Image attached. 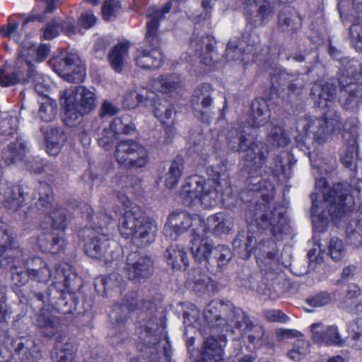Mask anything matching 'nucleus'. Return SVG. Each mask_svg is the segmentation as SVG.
I'll return each instance as SVG.
<instances>
[{"label": "nucleus", "mask_w": 362, "mask_h": 362, "mask_svg": "<svg viewBox=\"0 0 362 362\" xmlns=\"http://www.w3.org/2000/svg\"><path fill=\"white\" fill-rule=\"evenodd\" d=\"M92 225L86 229L96 230L100 232H105V230L111 223L112 218L105 212H100L91 218Z\"/></svg>", "instance_id": "69168bd1"}, {"label": "nucleus", "mask_w": 362, "mask_h": 362, "mask_svg": "<svg viewBox=\"0 0 362 362\" xmlns=\"http://www.w3.org/2000/svg\"><path fill=\"white\" fill-rule=\"evenodd\" d=\"M251 120L248 132H251L252 128H258L264 125L269 117V112L266 101L264 100H255L251 105Z\"/></svg>", "instance_id": "e433bc0d"}, {"label": "nucleus", "mask_w": 362, "mask_h": 362, "mask_svg": "<svg viewBox=\"0 0 362 362\" xmlns=\"http://www.w3.org/2000/svg\"><path fill=\"white\" fill-rule=\"evenodd\" d=\"M309 353V343L303 339H297L293 348L288 352L289 358L295 361H300L305 355Z\"/></svg>", "instance_id": "680f3d73"}, {"label": "nucleus", "mask_w": 362, "mask_h": 362, "mask_svg": "<svg viewBox=\"0 0 362 362\" xmlns=\"http://www.w3.org/2000/svg\"><path fill=\"white\" fill-rule=\"evenodd\" d=\"M239 42L243 43L244 52L250 56L257 54L261 48L259 37L256 34L243 35V40Z\"/></svg>", "instance_id": "e2e57ef3"}, {"label": "nucleus", "mask_w": 362, "mask_h": 362, "mask_svg": "<svg viewBox=\"0 0 362 362\" xmlns=\"http://www.w3.org/2000/svg\"><path fill=\"white\" fill-rule=\"evenodd\" d=\"M226 57L228 61L240 60L247 63L250 60V56L244 52L243 42L236 43L235 41H229L226 50Z\"/></svg>", "instance_id": "864d4df0"}, {"label": "nucleus", "mask_w": 362, "mask_h": 362, "mask_svg": "<svg viewBox=\"0 0 362 362\" xmlns=\"http://www.w3.org/2000/svg\"><path fill=\"white\" fill-rule=\"evenodd\" d=\"M165 320L162 316L153 315L147 322L140 327L137 333L144 346L141 349L146 356H148L149 362H160V350L167 361L170 358V346L165 331Z\"/></svg>", "instance_id": "39448f33"}, {"label": "nucleus", "mask_w": 362, "mask_h": 362, "mask_svg": "<svg viewBox=\"0 0 362 362\" xmlns=\"http://www.w3.org/2000/svg\"><path fill=\"white\" fill-rule=\"evenodd\" d=\"M351 42L357 51H362V23H354L349 28Z\"/></svg>", "instance_id": "774afa93"}, {"label": "nucleus", "mask_w": 362, "mask_h": 362, "mask_svg": "<svg viewBox=\"0 0 362 362\" xmlns=\"http://www.w3.org/2000/svg\"><path fill=\"white\" fill-rule=\"evenodd\" d=\"M64 95L73 97L74 102L81 108L82 112L89 113L96 107L95 93L84 86H76L73 90H66Z\"/></svg>", "instance_id": "412c9836"}, {"label": "nucleus", "mask_w": 362, "mask_h": 362, "mask_svg": "<svg viewBox=\"0 0 362 362\" xmlns=\"http://www.w3.org/2000/svg\"><path fill=\"white\" fill-rule=\"evenodd\" d=\"M139 142L131 139H122L117 142L114 151V158L120 166H123Z\"/></svg>", "instance_id": "49530a36"}, {"label": "nucleus", "mask_w": 362, "mask_h": 362, "mask_svg": "<svg viewBox=\"0 0 362 362\" xmlns=\"http://www.w3.org/2000/svg\"><path fill=\"white\" fill-rule=\"evenodd\" d=\"M49 63L54 72L69 82L78 83L85 78V66L75 54L69 53L66 56L54 57Z\"/></svg>", "instance_id": "ddd939ff"}, {"label": "nucleus", "mask_w": 362, "mask_h": 362, "mask_svg": "<svg viewBox=\"0 0 362 362\" xmlns=\"http://www.w3.org/2000/svg\"><path fill=\"white\" fill-rule=\"evenodd\" d=\"M49 53V46L47 44H42L37 47L34 45L24 44L22 45L18 57V63L30 62L28 57H35L36 62H42Z\"/></svg>", "instance_id": "4c0bfd02"}, {"label": "nucleus", "mask_w": 362, "mask_h": 362, "mask_svg": "<svg viewBox=\"0 0 362 362\" xmlns=\"http://www.w3.org/2000/svg\"><path fill=\"white\" fill-rule=\"evenodd\" d=\"M199 226L204 231L205 224L198 216H191L186 211L173 212L168 217L164 232L167 238L171 240H177L178 235L186 232L191 226Z\"/></svg>", "instance_id": "2eb2a0df"}, {"label": "nucleus", "mask_w": 362, "mask_h": 362, "mask_svg": "<svg viewBox=\"0 0 362 362\" xmlns=\"http://www.w3.org/2000/svg\"><path fill=\"white\" fill-rule=\"evenodd\" d=\"M249 129V127H238L235 136H229L228 145L234 152H245L243 157L245 170L251 176H259L267 163L269 151L264 143L257 139L250 140Z\"/></svg>", "instance_id": "7ed1b4c3"}, {"label": "nucleus", "mask_w": 362, "mask_h": 362, "mask_svg": "<svg viewBox=\"0 0 362 362\" xmlns=\"http://www.w3.org/2000/svg\"><path fill=\"white\" fill-rule=\"evenodd\" d=\"M164 257L167 264L175 271L185 270L189 266L187 252L182 245H170L164 252Z\"/></svg>", "instance_id": "cd10ccee"}, {"label": "nucleus", "mask_w": 362, "mask_h": 362, "mask_svg": "<svg viewBox=\"0 0 362 362\" xmlns=\"http://www.w3.org/2000/svg\"><path fill=\"white\" fill-rule=\"evenodd\" d=\"M322 327V323H313L310 325L312 338L313 341L319 344H326L328 345H335L341 346L344 344V340L341 339L338 329L335 326H329L324 331L318 329Z\"/></svg>", "instance_id": "4be33fe9"}, {"label": "nucleus", "mask_w": 362, "mask_h": 362, "mask_svg": "<svg viewBox=\"0 0 362 362\" xmlns=\"http://www.w3.org/2000/svg\"><path fill=\"white\" fill-rule=\"evenodd\" d=\"M226 345L225 336L218 338L209 337L204 341V346L197 362H224L223 348Z\"/></svg>", "instance_id": "6ab92c4d"}, {"label": "nucleus", "mask_w": 362, "mask_h": 362, "mask_svg": "<svg viewBox=\"0 0 362 362\" xmlns=\"http://www.w3.org/2000/svg\"><path fill=\"white\" fill-rule=\"evenodd\" d=\"M347 243L355 247L362 246V219L351 221L346 229Z\"/></svg>", "instance_id": "603ef678"}, {"label": "nucleus", "mask_w": 362, "mask_h": 362, "mask_svg": "<svg viewBox=\"0 0 362 362\" xmlns=\"http://www.w3.org/2000/svg\"><path fill=\"white\" fill-rule=\"evenodd\" d=\"M233 226L232 219L223 213H218L207 218V230L215 235H221L230 231Z\"/></svg>", "instance_id": "37998d69"}, {"label": "nucleus", "mask_w": 362, "mask_h": 362, "mask_svg": "<svg viewBox=\"0 0 362 362\" xmlns=\"http://www.w3.org/2000/svg\"><path fill=\"white\" fill-rule=\"evenodd\" d=\"M181 78L176 74H167L158 76L152 81V86L156 90L169 93L178 89L181 86Z\"/></svg>", "instance_id": "ea45409f"}, {"label": "nucleus", "mask_w": 362, "mask_h": 362, "mask_svg": "<svg viewBox=\"0 0 362 362\" xmlns=\"http://www.w3.org/2000/svg\"><path fill=\"white\" fill-rule=\"evenodd\" d=\"M295 163L296 160L290 152L282 151L274 158L270 168L276 175H282L285 177H288Z\"/></svg>", "instance_id": "58836bf2"}, {"label": "nucleus", "mask_w": 362, "mask_h": 362, "mask_svg": "<svg viewBox=\"0 0 362 362\" xmlns=\"http://www.w3.org/2000/svg\"><path fill=\"white\" fill-rule=\"evenodd\" d=\"M26 154V146L22 139H17L15 142L10 143L2 151L1 158L6 165L16 164L24 160Z\"/></svg>", "instance_id": "473e14b6"}, {"label": "nucleus", "mask_w": 362, "mask_h": 362, "mask_svg": "<svg viewBox=\"0 0 362 362\" xmlns=\"http://www.w3.org/2000/svg\"><path fill=\"white\" fill-rule=\"evenodd\" d=\"M74 358V348L71 343L56 346L52 352L53 362H73Z\"/></svg>", "instance_id": "4d7b16f0"}, {"label": "nucleus", "mask_w": 362, "mask_h": 362, "mask_svg": "<svg viewBox=\"0 0 362 362\" xmlns=\"http://www.w3.org/2000/svg\"><path fill=\"white\" fill-rule=\"evenodd\" d=\"M194 237L190 241V250L196 261L205 262L207 268L211 258V251L214 249L210 240L205 238L206 229L202 233L197 228L193 229Z\"/></svg>", "instance_id": "aec40b11"}, {"label": "nucleus", "mask_w": 362, "mask_h": 362, "mask_svg": "<svg viewBox=\"0 0 362 362\" xmlns=\"http://www.w3.org/2000/svg\"><path fill=\"white\" fill-rule=\"evenodd\" d=\"M15 354L21 362H37L41 354L32 341L25 340L18 343Z\"/></svg>", "instance_id": "c03bdc74"}, {"label": "nucleus", "mask_w": 362, "mask_h": 362, "mask_svg": "<svg viewBox=\"0 0 362 362\" xmlns=\"http://www.w3.org/2000/svg\"><path fill=\"white\" fill-rule=\"evenodd\" d=\"M128 279L136 283L144 282L153 272V261L147 255L131 252L127 258L124 268Z\"/></svg>", "instance_id": "4468645a"}, {"label": "nucleus", "mask_w": 362, "mask_h": 362, "mask_svg": "<svg viewBox=\"0 0 362 362\" xmlns=\"http://www.w3.org/2000/svg\"><path fill=\"white\" fill-rule=\"evenodd\" d=\"M52 221V227L57 230H64L66 226V212L60 206H55L49 212Z\"/></svg>", "instance_id": "052dcab7"}, {"label": "nucleus", "mask_w": 362, "mask_h": 362, "mask_svg": "<svg viewBox=\"0 0 362 362\" xmlns=\"http://www.w3.org/2000/svg\"><path fill=\"white\" fill-rule=\"evenodd\" d=\"M233 309L230 310V313L226 317H222L221 313L226 310V306L218 300H213L206 307L204 312V317L209 323H216V326L220 327L222 329L225 328L226 331L230 330L229 320L230 315Z\"/></svg>", "instance_id": "bb28decb"}, {"label": "nucleus", "mask_w": 362, "mask_h": 362, "mask_svg": "<svg viewBox=\"0 0 362 362\" xmlns=\"http://www.w3.org/2000/svg\"><path fill=\"white\" fill-rule=\"evenodd\" d=\"M230 330L235 328L243 338L247 339L254 347H260L265 342L264 330L258 325H253L245 313L240 308H233L229 320Z\"/></svg>", "instance_id": "f8f14e48"}, {"label": "nucleus", "mask_w": 362, "mask_h": 362, "mask_svg": "<svg viewBox=\"0 0 362 362\" xmlns=\"http://www.w3.org/2000/svg\"><path fill=\"white\" fill-rule=\"evenodd\" d=\"M259 247L265 252L266 256L259 257L257 262L264 271H275L279 268V256L276 243L272 240H267L259 243Z\"/></svg>", "instance_id": "393cba45"}, {"label": "nucleus", "mask_w": 362, "mask_h": 362, "mask_svg": "<svg viewBox=\"0 0 362 362\" xmlns=\"http://www.w3.org/2000/svg\"><path fill=\"white\" fill-rule=\"evenodd\" d=\"M49 238L52 239L49 244L44 242V238L40 239V249L45 252L53 254L59 252L64 244L63 239L52 233H49Z\"/></svg>", "instance_id": "338daca9"}, {"label": "nucleus", "mask_w": 362, "mask_h": 362, "mask_svg": "<svg viewBox=\"0 0 362 362\" xmlns=\"http://www.w3.org/2000/svg\"><path fill=\"white\" fill-rule=\"evenodd\" d=\"M118 230L124 238H132L134 243L145 247L154 242L158 232L157 222L133 207L122 215Z\"/></svg>", "instance_id": "20e7f679"}, {"label": "nucleus", "mask_w": 362, "mask_h": 362, "mask_svg": "<svg viewBox=\"0 0 362 362\" xmlns=\"http://www.w3.org/2000/svg\"><path fill=\"white\" fill-rule=\"evenodd\" d=\"M52 199V189L49 185L39 182L33 194V200L37 211L45 212L49 208Z\"/></svg>", "instance_id": "72a5a7b5"}, {"label": "nucleus", "mask_w": 362, "mask_h": 362, "mask_svg": "<svg viewBox=\"0 0 362 362\" xmlns=\"http://www.w3.org/2000/svg\"><path fill=\"white\" fill-rule=\"evenodd\" d=\"M150 160L146 148L140 143L132 153L122 168L128 170H137L146 167Z\"/></svg>", "instance_id": "a19ab883"}, {"label": "nucleus", "mask_w": 362, "mask_h": 362, "mask_svg": "<svg viewBox=\"0 0 362 362\" xmlns=\"http://www.w3.org/2000/svg\"><path fill=\"white\" fill-rule=\"evenodd\" d=\"M25 265L28 269L30 279L42 284L44 286L53 276V286L62 293L74 292L75 281L77 277L69 270L65 271L64 268L57 267L54 274H52L47 263L40 257H34L28 260Z\"/></svg>", "instance_id": "423d86ee"}, {"label": "nucleus", "mask_w": 362, "mask_h": 362, "mask_svg": "<svg viewBox=\"0 0 362 362\" xmlns=\"http://www.w3.org/2000/svg\"><path fill=\"white\" fill-rule=\"evenodd\" d=\"M110 127L117 135L131 134L135 131V126L128 115L115 117L110 124Z\"/></svg>", "instance_id": "13d9d810"}, {"label": "nucleus", "mask_w": 362, "mask_h": 362, "mask_svg": "<svg viewBox=\"0 0 362 362\" xmlns=\"http://www.w3.org/2000/svg\"><path fill=\"white\" fill-rule=\"evenodd\" d=\"M273 13V8L267 0H246L245 15L247 21L255 27L264 25Z\"/></svg>", "instance_id": "a211bd4d"}, {"label": "nucleus", "mask_w": 362, "mask_h": 362, "mask_svg": "<svg viewBox=\"0 0 362 362\" xmlns=\"http://www.w3.org/2000/svg\"><path fill=\"white\" fill-rule=\"evenodd\" d=\"M155 305L150 301L141 302L139 301L138 295L136 291H131L125 293L121 300L120 304L115 305L114 311L115 314H119V310L122 313L134 311L137 309H143L146 310H155Z\"/></svg>", "instance_id": "c85d7f7f"}, {"label": "nucleus", "mask_w": 362, "mask_h": 362, "mask_svg": "<svg viewBox=\"0 0 362 362\" xmlns=\"http://www.w3.org/2000/svg\"><path fill=\"white\" fill-rule=\"evenodd\" d=\"M214 40L209 36L198 37V35H193L190 43L189 54L195 57H202L203 52L206 50L207 53L211 51Z\"/></svg>", "instance_id": "3c124183"}, {"label": "nucleus", "mask_w": 362, "mask_h": 362, "mask_svg": "<svg viewBox=\"0 0 362 362\" xmlns=\"http://www.w3.org/2000/svg\"><path fill=\"white\" fill-rule=\"evenodd\" d=\"M101 283L105 291L107 290L119 291L124 284L123 277L117 272H113L105 276L101 279Z\"/></svg>", "instance_id": "0e129e2a"}, {"label": "nucleus", "mask_w": 362, "mask_h": 362, "mask_svg": "<svg viewBox=\"0 0 362 362\" xmlns=\"http://www.w3.org/2000/svg\"><path fill=\"white\" fill-rule=\"evenodd\" d=\"M210 282L211 278L199 267L191 269L187 274V283L197 292L204 291Z\"/></svg>", "instance_id": "a18cd8bd"}, {"label": "nucleus", "mask_w": 362, "mask_h": 362, "mask_svg": "<svg viewBox=\"0 0 362 362\" xmlns=\"http://www.w3.org/2000/svg\"><path fill=\"white\" fill-rule=\"evenodd\" d=\"M341 118L334 110H328L324 117H305L298 121L297 128L302 127L305 133L313 134L314 140L321 144L341 127Z\"/></svg>", "instance_id": "9d476101"}, {"label": "nucleus", "mask_w": 362, "mask_h": 362, "mask_svg": "<svg viewBox=\"0 0 362 362\" xmlns=\"http://www.w3.org/2000/svg\"><path fill=\"white\" fill-rule=\"evenodd\" d=\"M184 170V160L177 156L171 163L168 171L165 175V185L169 189L174 188L178 183Z\"/></svg>", "instance_id": "8fccbe9b"}, {"label": "nucleus", "mask_w": 362, "mask_h": 362, "mask_svg": "<svg viewBox=\"0 0 362 362\" xmlns=\"http://www.w3.org/2000/svg\"><path fill=\"white\" fill-rule=\"evenodd\" d=\"M129 45L122 42L116 45L109 54V62L113 69L119 72L122 71L126 57L128 55Z\"/></svg>", "instance_id": "09e8293b"}, {"label": "nucleus", "mask_w": 362, "mask_h": 362, "mask_svg": "<svg viewBox=\"0 0 362 362\" xmlns=\"http://www.w3.org/2000/svg\"><path fill=\"white\" fill-rule=\"evenodd\" d=\"M173 2L167 3L162 8L149 6L146 11V43L148 47L138 49L134 54V60L137 66L145 70L159 69L164 62V56L160 49L162 37L158 32L159 21L170 11Z\"/></svg>", "instance_id": "f03ea898"}, {"label": "nucleus", "mask_w": 362, "mask_h": 362, "mask_svg": "<svg viewBox=\"0 0 362 362\" xmlns=\"http://www.w3.org/2000/svg\"><path fill=\"white\" fill-rule=\"evenodd\" d=\"M258 227L269 229L274 236H277L288 230V220L282 209L272 208L264 210L257 218Z\"/></svg>", "instance_id": "f3484780"}, {"label": "nucleus", "mask_w": 362, "mask_h": 362, "mask_svg": "<svg viewBox=\"0 0 362 362\" xmlns=\"http://www.w3.org/2000/svg\"><path fill=\"white\" fill-rule=\"evenodd\" d=\"M276 82L282 86H286L288 90L298 95L305 86V76L299 72L292 73L287 70H279L276 76Z\"/></svg>", "instance_id": "b1692460"}, {"label": "nucleus", "mask_w": 362, "mask_h": 362, "mask_svg": "<svg viewBox=\"0 0 362 362\" xmlns=\"http://www.w3.org/2000/svg\"><path fill=\"white\" fill-rule=\"evenodd\" d=\"M44 134L47 153L53 156L58 155L66 139L63 129L57 127H49Z\"/></svg>", "instance_id": "2f4dec72"}, {"label": "nucleus", "mask_w": 362, "mask_h": 362, "mask_svg": "<svg viewBox=\"0 0 362 362\" xmlns=\"http://www.w3.org/2000/svg\"><path fill=\"white\" fill-rule=\"evenodd\" d=\"M38 115L44 122H52L57 115V103L49 98L45 99L40 106Z\"/></svg>", "instance_id": "bf43d9fd"}, {"label": "nucleus", "mask_w": 362, "mask_h": 362, "mask_svg": "<svg viewBox=\"0 0 362 362\" xmlns=\"http://www.w3.org/2000/svg\"><path fill=\"white\" fill-rule=\"evenodd\" d=\"M13 237L8 227L0 223V255H4L5 259H20L23 256V250L20 247H13Z\"/></svg>", "instance_id": "c756f323"}, {"label": "nucleus", "mask_w": 362, "mask_h": 362, "mask_svg": "<svg viewBox=\"0 0 362 362\" xmlns=\"http://www.w3.org/2000/svg\"><path fill=\"white\" fill-rule=\"evenodd\" d=\"M315 185L317 189L322 188L323 200L318 206L315 194H311L312 222L316 229L322 231L330 220L336 223L350 210L354 199L350 194V185L347 183H337L332 187H328L325 179L320 178L316 181Z\"/></svg>", "instance_id": "f257e3e1"}, {"label": "nucleus", "mask_w": 362, "mask_h": 362, "mask_svg": "<svg viewBox=\"0 0 362 362\" xmlns=\"http://www.w3.org/2000/svg\"><path fill=\"white\" fill-rule=\"evenodd\" d=\"M214 89L209 83H202L194 90L191 105L195 117L204 122H209L211 118V107L213 105L211 96Z\"/></svg>", "instance_id": "dca6fc26"}, {"label": "nucleus", "mask_w": 362, "mask_h": 362, "mask_svg": "<svg viewBox=\"0 0 362 362\" xmlns=\"http://www.w3.org/2000/svg\"><path fill=\"white\" fill-rule=\"evenodd\" d=\"M18 69L5 66L0 69V85L1 86H10L19 82L22 83H31L37 93L43 95L47 90L43 86L42 76L36 71L30 62L25 63L16 62Z\"/></svg>", "instance_id": "1a4fd4ad"}, {"label": "nucleus", "mask_w": 362, "mask_h": 362, "mask_svg": "<svg viewBox=\"0 0 362 362\" xmlns=\"http://www.w3.org/2000/svg\"><path fill=\"white\" fill-rule=\"evenodd\" d=\"M211 258L207 269L216 273L228 264L232 258V253L229 247L225 245H218L211 251Z\"/></svg>", "instance_id": "c9c22d12"}, {"label": "nucleus", "mask_w": 362, "mask_h": 362, "mask_svg": "<svg viewBox=\"0 0 362 362\" xmlns=\"http://www.w3.org/2000/svg\"><path fill=\"white\" fill-rule=\"evenodd\" d=\"M156 93L152 91L144 90V93L132 92L125 95L124 104L128 108H133L139 103H149V101L155 100Z\"/></svg>", "instance_id": "6e6d98bb"}, {"label": "nucleus", "mask_w": 362, "mask_h": 362, "mask_svg": "<svg viewBox=\"0 0 362 362\" xmlns=\"http://www.w3.org/2000/svg\"><path fill=\"white\" fill-rule=\"evenodd\" d=\"M64 121L68 126H74L78 122L81 117L86 114L82 112L81 108L74 102L73 97L64 95Z\"/></svg>", "instance_id": "de8ad7c7"}, {"label": "nucleus", "mask_w": 362, "mask_h": 362, "mask_svg": "<svg viewBox=\"0 0 362 362\" xmlns=\"http://www.w3.org/2000/svg\"><path fill=\"white\" fill-rule=\"evenodd\" d=\"M6 185L5 189H0L1 195L4 194V206L11 212H16L20 210L25 204V197L23 189L18 185L8 186V183H1Z\"/></svg>", "instance_id": "a878e982"}, {"label": "nucleus", "mask_w": 362, "mask_h": 362, "mask_svg": "<svg viewBox=\"0 0 362 362\" xmlns=\"http://www.w3.org/2000/svg\"><path fill=\"white\" fill-rule=\"evenodd\" d=\"M268 141L273 146L284 147L289 142V138L285 134L281 127L272 123L268 125Z\"/></svg>", "instance_id": "5fc2aeb1"}, {"label": "nucleus", "mask_w": 362, "mask_h": 362, "mask_svg": "<svg viewBox=\"0 0 362 362\" xmlns=\"http://www.w3.org/2000/svg\"><path fill=\"white\" fill-rule=\"evenodd\" d=\"M357 66L358 62L351 61L346 74H343L339 78L340 101L346 110H353L362 99V66L358 73L355 69Z\"/></svg>", "instance_id": "9b49d317"}, {"label": "nucleus", "mask_w": 362, "mask_h": 362, "mask_svg": "<svg viewBox=\"0 0 362 362\" xmlns=\"http://www.w3.org/2000/svg\"><path fill=\"white\" fill-rule=\"evenodd\" d=\"M257 241L252 233L240 231L233 242V247L242 259H247L255 248Z\"/></svg>", "instance_id": "7c9ffc66"}, {"label": "nucleus", "mask_w": 362, "mask_h": 362, "mask_svg": "<svg viewBox=\"0 0 362 362\" xmlns=\"http://www.w3.org/2000/svg\"><path fill=\"white\" fill-rule=\"evenodd\" d=\"M151 105L154 107V115L163 124L170 127L174 124L173 108L166 100L160 102L159 98L156 94L155 100L149 101Z\"/></svg>", "instance_id": "79ce46f5"}, {"label": "nucleus", "mask_w": 362, "mask_h": 362, "mask_svg": "<svg viewBox=\"0 0 362 362\" xmlns=\"http://www.w3.org/2000/svg\"><path fill=\"white\" fill-rule=\"evenodd\" d=\"M80 236L84 238V250L88 256L103 260L106 264L117 259L119 255V247L106 232L83 229L80 232Z\"/></svg>", "instance_id": "6e6552de"}, {"label": "nucleus", "mask_w": 362, "mask_h": 362, "mask_svg": "<svg viewBox=\"0 0 362 362\" xmlns=\"http://www.w3.org/2000/svg\"><path fill=\"white\" fill-rule=\"evenodd\" d=\"M214 180L206 181L203 177L194 175L188 177L182 186L180 196L186 205L200 204L204 209L216 205L220 198Z\"/></svg>", "instance_id": "0eeeda50"}, {"label": "nucleus", "mask_w": 362, "mask_h": 362, "mask_svg": "<svg viewBox=\"0 0 362 362\" xmlns=\"http://www.w3.org/2000/svg\"><path fill=\"white\" fill-rule=\"evenodd\" d=\"M28 260V255L23 251V256L20 259L14 258V256L8 258V264L11 267L12 280L14 284L18 286L25 284L30 275L25 263Z\"/></svg>", "instance_id": "f704fd0d"}, {"label": "nucleus", "mask_w": 362, "mask_h": 362, "mask_svg": "<svg viewBox=\"0 0 362 362\" xmlns=\"http://www.w3.org/2000/svg\"><path fill=\"white\" fill-rule=\"evenodd\" d=\"M301 28V18L293 9L284 8L277 16V29L288 35L296 33Z\"/></svg>", "instance_id": "5701e85b"}]
</instances>
